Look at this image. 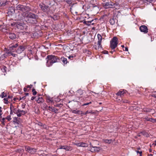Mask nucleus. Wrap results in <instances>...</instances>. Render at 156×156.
Instances as JSON below:
<instances>
[{
	"label": "nucleus",
	"mask_w": 156,
	"mask_h": 156,
	"mask_svg": "<svg viewBox=\"0 0 156 156\" xmlns=\"http://www.w3.org/2000/svg\"><path fill=\"white\" fill-rule=\"evenodd\" d=\"M112 51H111L110 52L112 54L113 53V52L114 51H115V49H114V50H112Z\"/></svg>",
	"instance_id": "nucleus-60"
},
{
	"label": "nucleus",
	"mask_w": 156,
	"mask_h": 156,
	"mask_svg": "<svg viewBox=\"0 0 156 156\" xmlns=\"http://www.w3.org/2000/svg\"><path fill=\"white\" fill-rule=\"evenodd\" d=\"M101 149L99 147H94L90 149V151L92 152H96L99 151Z\"/></svg>",
	"instance_id": "nucleus-15"
},
{
	"label": "nucleus",
	"mask_w": 156,
	"mask_h": 156,
	"mask_svg": "<svg viewBox=\"0 0 156 156\" xmlns=\"http://www.w3.org/2000/svg\"><path fill=\"white\" fill-rule=\"evenodd\" d=\"M104 54H108V51L106 50H104L102 52Z\"/></svg>",
	"instance_id": "nucleus-52"
},
{
	"label": "nucleus",
	"mask_w": 156,
	"mask_h": 156,
	"mask_svg": "<svg viewBox=\"0 0 156 156\" xmlns=\"http://www.w3.org/2000/svg\"><path fill=\"white\" fill-rule=\"evenodd\" d=\"M19 109H17L16 108H14L12 110H13V112L16 114L17 115V114H18L19 112L18 110H19Z\"/></svg>",
	"instance_id": "nucleus-33"
},
{
	"label": "nucleus",
	"mask_w": 156,
	"mask_h": 156,
	"mask_svg": "<svg viewBox=\"0 0 156 156\" xmlns=\"http://www.w3.org/2000/svg\"><path fill=\"white\" fill-rule=\"evenodd\" d=\"M12 98V96H9V95L8 96V98H11V99Z\"/></svg>",
	"instance_id": "nucleus-63"
},
{
	"label": "nucleus",
	"mask_w": 156,
	"mask_h": 156,
	"mask_svg": "<svg viewBox=\"0 0 156 156\" xmlns=\"http://www.w3.org/2000/svg\"><path fill=\"white\" fill-rule=\"evenodd\" d=\"M118 43V40L117 37H114L110 42V47L112 50H114L117 47Z\"/></svg>",
	"instance_id": "nucleus-3"
},
{
	"label": "nucleus",
	"mask_w": 156,
	"mask_h": 156,
	"mask_svg": "<svg viewBox=\"0 0 156 156\" xmlns=\"http://www.w3.org/2000/svg\"><path fill=\"white\" fill-rule=\"evenodd\" d=\"M8 35L9 38L12 40H14L16 38V35L14 33H10Z\"/></svg>",
	"instance_id": "nucleus-20"
},
{
	"label": "nucleus",
	"mask_w": 156,
	"mask_h": 156,
	"mask_svg": "<svg viewBox=\"0 0 156 156\" xmlns=\"http://www.w3.org/2000/svg\"><path fill=\"white\" fill-rule=\"evenodd\" d=\"M140 30L141 32L147 33L148 32L147 27L145 25H142L140 27Z\"/></svg>",
	"instance_id": "nucleus-13"
},
{
	"label": "nucleus",
	"mask_w": 156,
	"mask_h": 156,
	"mask_svg": "<svg viewBox=\"0 0 156 156\" xmlns=\"http://www.w3.org/2000/svg\"><path fill=\"white\" fill-rule=\"evenodd\" d=\"M32 92H33V94L34 95H36L37 94V92L36 91L35 89L34 88L32 89Z\"/></svg>",
	"instance_id": "nucleus-41"
},
{
	"label": "nucleus",
	"mask_w": 156,
	"mask_h": 156,
	"mask_svg": "<svg viewBox=\"0 0 156 156\" xmlns=\"http://www.w3.org/2000/svg\"><path fill=\"white\" fill-rule=\"evenodd\" d=\"M144 119H145L147 121H149L150 118H149L148 117H146L144 118Z\"/></svg>",
	"instance_id": "nucleus-56"
},
{
	"label": "nucleus",
	"mask_w": 156,
	"mask_h": 156,
	"mask_svg": "<svg viewBox=\"0 0 156 156\" xmlns=\"http://www.w3.org/2000/svg\"><path fill=\"white\" fill-rule=\"evenodd\" d=\"M39 7L42 11L44 12L48 13L50 12V7L48 5L42 3L39 5Z\"/></svg>",
	"instance_id": "nucleus-5"
},
{
	"label": "nucleus",
	"mask_w": 156,
	"mask_h": 156,
	"mask_svg": "<svg viewBox=\"0 0 156 156\" xmlns=\"http://www.w3.org/2000/svg\"><path fill=\"white\" fill-rule=\"evenodd\" d=\"M25 25H26L24 23L20 22H16L14 24L15 27L21 30H24Z\"/></svg>",
	"instance_id": "nucleus-7"
},
{
	"label": "nucleus",
	"mask_w": 156,
	"mask_h": 156,
	"mask_svg": "<svg viewBox=\"0 0 156 156\" xmlns=\"http://www.w3.org/2000/svg\"><path fill=\"white\" fill-rule=\"evenodd\" d=\"M41 106L42 108L43 109V110H44V109H46L48 107V106L45 103H43L42 104Z\"/></svg>",
	"instance_id": "nucleus-30"
},
{
	"label": "nucleus",
	"mask_w": 156,
	"mask_h": 156,
	"mask_svg": "<svg viewBox=\"0 0 156 156\" xmlns=\"http://www.w3.org/2000/svg\"><path fill=\"white\" fill-rule=\"evenodd\" d=\"M101 41H98V46H97L96 45H94V47L95 49L97 50L99 49V48H102V45L101 44Z\"/></svg>",
	"instance_id": "nucleus-21"
},
{
	"label": "nucleus",
	"mask_w": 156,
	"mask_h": 156,
	"mask_svg": "<svg viewBox=\"0 0 156 156\" xmlns=\"http://www.w3.org/2000/svg\"><path fill=\"white\" fill-rule=\"evenodd\" d=\"M87 144L84 143H82L81 144H80V146H81V147H87Z\"/></svg>",
	"instance_id": "nucleus-35"
},
{
	"label": "nucleus",
	"mask_w": 156,
	"mask_h": 156,
	"mask_svg": "<svg viewBox=\"0 0 156 156\" xmlns=\"http://www.w3.org/2000/svg\"><path fill=\"white\" fill-rule=\"evenodd\" d=\"M91 101H90L89 102H87L84 103L82 105L83 106H85V105H89L91 104Z\"/></svg>",
	"instance_id": "nucleus-42"
},
{
	"label": "nucleus",
	"mask_w": 156,
	"mask_h": 156,
	"mask_svg": "<svg viewBox=\"0 0 156 156\" xmlns=\"http://www.w3.org/2000/svg\"><path fill=\"white\" fill-rule=\"evenodd\" d=\"M5 118L6 119H7L9 121H10L11 119V116L10 115H8Z\"/></svg>",
	"instance_id": "nucleus-44"
},
{
	"label": "nucleus",
	"mask_w": 156,
	"mask_h": 156,
	"mask_svg": "<svg viewBox=\"0 0 156 156\" xmlns=\"http://www.w3.org/2000/svg\"><path fill=\"white\" fill-rule=\"evenodd\" d=\"M116 21H117V20L116 17L115 16H113L110 19L109 22L111 25H113L115 24Z\"/></svg>",
	"instance_id": "nucleus-16"
},
{
	"label": "nucleus",
	"mask_w": 156,
	"mask_h": 156,
	"mask_svg": "<svg viewBox=\"0 0 156 156\" xmlns=\"http://www.w3.org/2000/svg\"><path fill=\"white\" fill-rule=\"evenodd\" d=\"M64 1L66 2L68 4L71 5L72 4V2L71 0H64Z\"/></svg>",
	"instance_id": "nucleus-39"
},
{
	"label": "nucleus",
	"mask_w": 156,
	"mask_h": 156,
	"mask_svg": "<svg viewBox=\"0 0 156 156\" xmlns=\"http://www.w3.org/2000/svg\"><path fill=\"white\" fill-rule=\"evenodd\" d=\"M128 93V92L125 90H119L116 94L117 95L120 96V97H122L125 94Z\"/></svg>",
	"instance_id": "nucleus-12"
},
{
	"label": "nucleus",
	"mask_w": 156,
	"mask_h": 156,
	"mask_svg": "<svg viewBox=\"0 0 156 156\" xmlns=\"http://www.w3.org/2000/svg\"><path fill=\"white\" fill-rule=\"evenodd\" d=\"M7 69L6 67L4 66V67H3V69H4V70H5V72H6V69Z\"/></svg>",
	"instance_id": "nucleus-62"
},
{
	"label": "nucleus",
	"mask_w": 156,
	"mask_h": 156,
	"mask_svg": "<svg viewBox=\"0 0 156 156\" xmlns=\"http://www.w3.org/2000/svg\"><path fill=\"white\" fill-rule=\"evenodd\" d=\"M36 101L38 104H40L43 103L44 101V100L42 97H38V99L36 100Z\"/></svg>",
	"instance_id": "nucleus-24"
},
{
	"label": "nucleus",
	"mask_w": 156,
	"mask_h": 156,
	"mask_svg": "<svg viewBox=\"0 0 156 156\" xmlns=\"http://www.w3.org/2000/svg\"><path fill=\"white\" fill-rule=\"evenodd\" d=\"M129 102L127 100L123 99L122 103H129Z\"/></svg>",
	"instance_id": "nucleus-43"
},
{
	"label": "nucleus",
	"mask_w": 156,
	"mask_h": 156,
	"mask_svg": "<svg viewBox=\"0 0 156 156\" xmlns=\"http://www.w3.org/2000/svg\"><path fill=\"white\" fill-rule=\"evenodd\" d=\"M153 109L151 108H144L143 109V111L144 112H151L152 110H154Z\"/></svg>",
	"instance_id": "nucleus-25"
},
{
	"label": "nucleus",
	"mask_w": 156,
	"mask_h": 156,
	"mask_svg": "<svg viewBox=\"0 0 156 156\" xmlns=\"http://www.w3.org/2000/svg\"><path fill=\"white\" fill-rule=\"evenodd\" d=\"M5 118H3L2 119V120L1 121V122H2V124L3 125H4L5 124V121H4V120H5Z\"/></svg>",
	"instance_id": "nucleus-48"
},
{
	"label": "nucleus",
	"mask_w": 156,
	"mask_h": 156,
	"mask_svg": "<svg viewBox=\"0 0 156 156\" xmlns=\"http://www.w3.org/2000/svg\"><path fill=\"white\" fill-rule=\"evenodd\" d=\"M140 133L142 134L144 136H146L147 137H148L149 136V134L145 131H143L141 132Z\"/></svg>",
	"instance_id": "nucleus-26"
},
{
	"label": "nucleus",
	"mask_w": 156,
	"mask_h": 156,
	"mask_svg": "<svg viewBox=\"0 0 156 156\" xmlns=\"http://www.w3.org/2000/svg\"><path fill=\"white\" fill-rule=\"evenodd\" d=\"M38 125L41 127L42 129H46L47 126L45 124H43L42 122H39L38 123Z\"/></svg>",
	"instance_id": "nucleus-23"
},
{
	"label": "nucleus",
	"mask_w": 156,
	"mask_h": 156,
	"mask_svg": "<svg viewBox=\"0 0 156 156\" xmlns=\"http://www.w3.org/2000/svg\"><path fill=\"white\" fill-rule=\"evenodd\" d=\"M88 17L87 19H86L87 17L85 16L84 17V19L83 20L82 22L85 25L87 26H90L91 24L92 25H94V23H92L94 20H95L96 19L93 20L91 19V18L90 17H88Z\"/></svg>",
	"instance_id": "nucleus-4"
},
{
	"label": "nucleus",
	"mask_w": 156,
	"mask_h": 156,
	"mask_svg": "<svg viewBox=\"0 0 156 156\" xmlns=\"http://www.w3.org/2000/svg\"><path fill=\"white\" fill-rule=\"evenodd\" d=\"M128 48L127 47H126L125 48V50H123V51H128Z\"/></svg>",
	"instance_id": "nucleus-58"
},
{
	"label": "nucleus",
	"mask_w": 156,
	"mask_h": 156,
	"mask_svg": "<svg viewBox=\"0 0 156 156\" xmlns=\"http://www.w3.org/2000/svg\"><path fill=\"white\" fill-rule=\"evenodd\" d=\"M15 9L14 7L11 6L8 9V14L9 16H12L15 14Z\"/></svg>",
	"instance_id": "nucleus-11"
},
{
	"label": "nucleus",
	"mask_w": 156,
	"mask_h": 156,
	"mask_svg": "<svg viewBox=\"0 0 156 156\" xmlns=\"http://www.w3.org/2000/svg\"><path fill=\"white\" fill-rule=\"evenodd\" d=\"M112 141V140L111 139L108 140L106 139L104 140V142L105 143L110 144L111 141Z\"/></svg>",
	"instance_id": "nucleus-36"
},
{
	"label": "nucleus",
	"mask_w": 156,
	"mask_h": 156,
	"mask_svg": "<svg viewBox=\"0 0 156 156\" xmlns=\"http://www.w3.org/2000/svg\"><path fill=\"white\" fill-rule=\"evenodd\" d=\"M59 149H64L67 151H71L72 150V148L71 147L66 145L61 146Z\"/></svg>",
	"instance_id": "nucleus-17"
},
{
	"label": "nucleus",
	"mask_w": 156,
	"mask_h": 156,
	"mask_svg": "<svg viewBox=\"0 0 156 156\" xmlns=\"http://www.w3.org/2000/svg\"><path fill=\"white\" fill-rule=\"evenodd\" d=\"M25 148L28 152L31 154L34 153L36 151V149L35 148H31L29 146H25Z\"/></svg>",
	"instance_id": "nucleus-10"
},
{
	"label": "nucleus",
	"mask_w": 156,
	"mask_h": 156,
	"mask_svg": "<svg viewBox=\"0 0 156 156\" xmlns=\"http://www.w3.org/2000/svg\"><path fill=\"white\" fill-rule=\"evenodd\" d=\"M9 3H10V2L7 0H0V6H5Z\"/></svg>",
	"instance_id": "nucleus-14"
},
{
	"label": "nucleus",
	"mask_w": 156,
	"mask_h": 156,
	"mask_svg": "<svg viewBox=\"0 0 156 156\" xmlns=\"http://www.w3.org/2000/svg\"><path fill=\"white\" fill-rule=\"evenodd\" d=\"M32 86H33V85L31 84L30 85H28L27 86V88H31L32 87Z\"/></svg>",
	"instance_id": "nucleus-53"
},
{
	"label": "nucleus",
	"mask_w": 156,
	"mask_h": 156,
	"mask_svg": "<svg viewBox=\"0 0 156 156\" xmlns=\"http://www.w3.org/2000/svg\"><path fill=\"white\" fill-rule=\"evenodd\" d=\"M46 100L47 102L49 103L50 102H51V103H53V98H50L49 97H47Z\"/></svg>",
	"instance_id": "nucleus-27"
},
{
	"label": "nucleus",
	"mask_w": 156,
	"mask_h": 156,
	"mask_svg": "<svg viewBox=\"0 0 156 156\" xmlns=\"http://www.w3.org/2000/svg\"><path fill=\"white\" fill-rule=\"evenodd\" d=\"M27 88H25V87H24V92H26V91H27V92H28L29 90H27Z\"/></svg>",
	"instance_id": "nucleus-57"
},
{
	"label": "nucleus",
	"mask_w": 156,
	"mask_h": 156,
	"mask_svg": "<svg viewBox=\"0 0 156 156\" xmlns=\"http://www.w3.org/2000/svg\"><path fill=\"white\" fill-rule=\"evenodd\" d=\"M154 143L152 145H154V146L156 145V140L154 141Z\"/></svg>",
	"instance_id": "nucleus-64"
},
{
	"label": "nucleus",
	"mask_w": 156,
	"mask_h": 156,
	"mask_svg": "<svg viewBox=\"0 0 156 156\" xmlns=\"http://www.w3.org/2000/svg\"><path fill=\"white\" fill-rule=\"evenodd\" d=\"M17 10L22 12V16L26 20V22L31 24H36L38 22L39 16L37 14L30 12L31 10V5L29 4L26 5H18L16 6Z\"/></svg>",
	"instance_id": "nucleus-1"
},
{
	"label": "nucleus",
	"mask_w": 156,
	"mask_h": 156,
	"mask_svg": "<svg viewBox=\"0 0 156 156\" xmlns=\"http://www.w3.org/2000/svg\"><path fill=\"white\" fill-rule=\"evenodd\" d=\"M18 112L19 113L17 114V116L19 117L21 116L22 115H24L27 112L26 111L21 110L20 109L18 110Z\"/></svg>",
	"instance_id": "nucleus-18"
},
{
	"label": "nucleus",
	"mask_w": 156,
	"mask_h": 156,
	"mask_svg": "<svg viewBox=\"0 0 156 156\" xmlns=\"http://www.w3.org/2000/svg\"><path fill=\"white\" fill-rule=\"evenodd\" d=\"M5 94L4 92H3L2 93L1 95H0V96L1 97V96H4Z\"/></svg>",
	"instance_id": "nucleus-61"
},
{
	"label": "nucleus",
	"mask_w": 156,
	"mask_h": 156,
	"mask_svg": "<svg viewBox=\"0 0 156 156\" xmlns=\"http://www.w3.org/2000/svg\"><path fill=\"white\" fill-rule=\"evenodd\" d=\"M52 108L50 106H48L47 108L46 109L47 110H49L50 111H51V109H52Z\"/></svg>",
	"instance_id": "nucleus-49"
},
{
	"label": "nucleus",
	"mask_w": 156,
	"mask_h": 156,
	"mask_svg": "<svg viewBox=\"0 0 156 156\" xmlns=\"http://www.w3.org/2000/svg\"><path fill=\"white\" fill-rule=\"evenodd\" d=\"M4 100L5 101V104H7L8 103V98H5L4 99Z\"/></svg>",
	"instance_id": "nucleus-47"
},
{
	"label": "nucleus",
	"mask_w": 156,
	"mask_h": 156,
	"mask_svg": "<svg viewBox=\"0 0 156 156\" xmlns=\"http://www.w3.org/2000/svg\"><path fill=\"white\" fill-rule=\"evenodd\" d=\"M91 5H92V6H91L93 8H95L96 9H97L98 10L99 7H98V5H96L94 4H92Z\"/></svg>",
	"instance_id": "nucleus-37"
},
{
	"label": "nucleus",
	"mask_w": 156,
	"mask_h": 156,
	"mask_svg": "<svg viewBox=\"0 0 156 156\" xmlns=\"http://www.w3.org/2000/svg\"><path fill=\"white\" fill-rule=\"evenodd\" d=\"M47 60V65L49 67L56 62H59V58L58 57L52 55H48L46 58Z\"/></svg>",
	"instance_id": "nucleus-2"
},
{
	"label": "nucleus",
	"mask_w": 156,
	"mask_h": 156,
	"mask_svg": "<svg viewBox=\"0 0 156 156\" xmlns=\"http://www.w3.org/2000/svg\"><path fill=\"white\" fill-rule=\"evenodd\" d=\"M72 112L74 113H76L78 114H82V111L75 110H73Z\"/></svg>",
	"instance_id": "nucleus-28"
},
{
	"label": "nucleus",
	"mask_w": 156,
	"mask_h": 156,
	"mask_svg": "<svg viewBox=\"0 0 156 156\" xmlns=\"http://www.w3.org/2000/svg\"><path fill=\"white\" fill-rule=\"evenodd\" d=\"M54 106L58 107H61L63 105L62 104H56L54 105Z\"/></svg>",
	"instance_id": "nucleus-34"
},
{
	"label": "nucleus",
	"mask_w": 156,
	"mask_h": 156,
	"mask_svg": "<svg viewBox=\"0 0 156 156\" xmlns=\"http://www.w3.org/2000/svg\"><path fill=\"white\" fill-rule=\"evenodd\" d=\"M61 99L58 98H57L55 99V101L56 102H58L60 101Z\"/></svg>",
	"instance_id": "nucleus-46"
},
{
	"label": "nucleus",
	"mask_w": 156,
	"mask_h": 156,
	"mask_svg": "<svg viewBox=\"0 0 156 156\" xmlns=\"http://www.w3.org/2000/svg\"><path fill=\"white\" fill-rule=\"evenodd\" d=\"M136 152L137 153H139L140 154V156H142V151H136Z\"/></svg>",
	"instance_id": "nucleus-55"
},
{
	"label": "nucleus",
	"mask_w": 156,
	"mask_h": 156,
	"mask_svg": "<svg viewBox=\"0 0 156 156\" xmlns=\"http://www.w3.org/2000/svg\"><path fill=\"white\" fill-rule=\"evenodd\" d=\"M14 120L13 121V123L15 124V123H17L18 121V118L17 117H14L13 118Z\"/></svg>",
	"instance_id": "nucleus-38"
},
{
	"label": "nucleus",
	"mask_w": 156,
	"mask_h": 156,
	"mask_svg": "<svg viewBox=\"0 0 156 156\" xmlns=\"http://www.w3.org/2000/svg\"><path fill=\"white\" fill-rule=\"evenodd\" d=\"M84 91L81 89H79L76 91V94L77 96H80L83 94Z\"/></svg>",
	"instance_id": "nucleus-22"
},
{
	"label": "nucleus",
	"mask_w": 156,
	"mask_h": 156,
	"mask_svg": "<svg viewBox=\"0 0 156 156\" xmlns=\"http://www.w3.org/2000/svg\"><path fill=\"white\" fill-rule=\"evenodd\" d=\"M90 113V112H89L88 111H86L85 112H82V114H83V115H86L87 114Z\"/></svg>",
	"instance_id": "nucleus-51"
},
{
	"label": "nucleus",
	"mask_w": 156,
	"mask_h": 156,
	"mask_svg": "<svg viewBox=\"0 0 156 156\" xmlns=\"http://www.w3.org/2000/svg\"><path fill=\"white\" fill-rule=\"evenodd\" d=\"M14 108V107L13 105L12 104V103H11L10 105V110H12Z\"/></svg>",
	"instance_id": "nucleus-45"
},
{
	"label": "nucleus",
	"mask_w": 156,
	"mask_h": 156,
	"mask_svg": "<svg viewBox=\"0 0 156 156\" xmlns=\"http://www.w3.org/2000/svg\"><path fill=\"white\" fill-rule=\"evenodd\" d=\"M115 3L112 2L110 1L107 2H105L103 3V6L105 9H108L115 7Z\"/></svg>",
	"instance_id": "nucleus-6"
},
{
	"label": "nucleus",
	"mask_w": 156,
	"mask_h": 156,
	"mask_svg": "<svg viewBox=\"0 0 156 156\" xmlns=\"http://www.w3.org/2000/svg\"><path fill=\"white\" fill-rule=\"evenodd\" d=\"M98 41H101L102 40V37L100 34H98Z\"/></svg>",
	"instance_id": "nucleus-32"
},
{
	"label": "nucleus",
	"mask_w": 156,
	"mask_h": 156,
	"mask_svg": "<svg viewBox=\"0 0 156 156\" xmlns=\"http://www.w3.org/2000/svg\"><path fill=\"white\" fill-rule=\"evenodd\" d=\"M90 148H89V150L90 151V149L91 148L94 147L92 145L91 143H90Z\"/></svg>",
	"instance_id": "nucleus-54"
},
{
	"label": "nucleus",
	"mask_w": 156,
	"mask_h": 156,
	"mask_svg": "<svg viewBox=\"0 0 156 156\" xmlns=\"http://www.w3.org/2000/svg\"><path fill=\"white\" fill-rule=\"evenodd\" d=\"M86 96H87L86 97H84L83 98V99L84 100H87V98H88L89 96L88 95H86Z\"/></svg>",
	"instance_id": "nucleus-50"
},
{
	"label": "nucleus",
	"mask_w": 156,
	"mask_h": 156,
	"mask_svg": "<svg viewBox=\"0 0 156 156\" xmlns=\"http://www.w3.org/2000/svg\"><path fill=\"white\" fill-rule=\"evenodd\" d=\"M36 98V97L33 96L31 98V100L33 101L35 98Z\"/></svg>",
	"instance_id": "nucleus-59"
},
{
	"label": "nucleus",
	"mask_w": 156,
	"mask_h": 156,
	"mask_svg": "<svg viewBox=\"0 0 156 156\" xmlns=\"http://www.w3.org/2000/svg\"><path fill=\"white\" fill-rule=\"evenodd\" d=\"M149 121L154 123L156 122V119L153 118H150Z\"/></svg>",
	"instance_id": "nucleus-40"
},
{
	"label": "nucleus",
	"mask_w": 156,
	"mask_h": 156,
	"mask_svg": "<svg viewBox=\"0 0 156 156\" xmlns=\"http://www.w3.org/2000/svg\"><path fill=\"white\" fill-rule=\"evenodd\" d=\"M18 47L16 49V52L18 54H20L22 53L27 47V46L24 45H22Z\"/></svg>",
	"instance_id": "nucleus-8"
},
{
	"label": "nucleus",
	"mask_w": 156,
	"mask_h": 156,
	"mask_svg": "<svg viewBox=\"0 0 156 156\" xmlns=\"http://www.w3.org/2000/svg\"><path fill=\"white\" fill-rule=\"evenodd\" d=\"M18 46L19 44L18 43H16L15 44H12L9 45V51H10L14 52L17 49L16 48Z\"/></svg>",
	"instance_id": "nucleus-9"
},
{
	"label": "nucleus",
	"mask_w": 156,
	"mask_h": 156,
	"mask_svg": "<svg viewBox=\"0 0 156 156\" xmlns=\"http://www.w3.org/2000/svg\"><path fill=\"white\" fill-rule=\"evenodd\" d=\"M122 97L117 98H116V101L118 103H122L123 99L122 98Z\"/></svg>",
	"instance_id": "nucleus-29"
},
{
	"label": "nucleus",
	"mask_w": 156,
	"mask_h": 156,
	"mask_svg": "<svg viewBox=\"0 0 156 156\" xmlns=\"http://www.w3.org/2000/svg\"><path fill=\"white\" fill-rule=\"evenodd\" d=\"M59 62H62L64 64H66L68 62L67 61V59L66 58L62 57L60 58H59Z\"/></svg>",
	"instance_id": "nucleus-19"
},
{
	"label": "nucleus",
	"mask_w": 156,
	"mask_h": 156,
	"mask_svg": "<svg viewBox=\"0 0 156 156\" xmlns=\"http://www.w3.org/2000/svg\"><path fill=\"white\" fill-rule=\"evenodd\" d=\"M58 109L55 108H52L51 111L53 112H54L55 113H58Z\"/></svg>",
	"instance_id": "nucleus-31"
}]
</instances>
